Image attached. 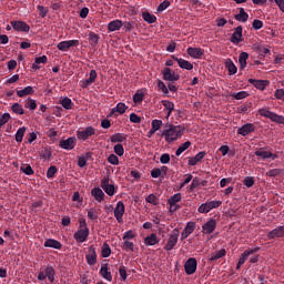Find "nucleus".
I'll list each match as a JSON object with an SVG mask.
<instances>
[{
	"instance_id": "4d7b16f0",
	"label": "nucleus",
	"mask_w": 284,
	"mask_h": 284,
	"mask_svg": "<svg viewBox=\"0 0 284 284\" xmlns=\"http://www.w3.org/2000/svg\"><path fill=\"white\" fill-rule=\"evenodd\" d=\"M59 172V169H57L55 165H51L47 171V179H54V174Z\"/></svg>"
},
{
	"instance_id": "412c9836",
	"label": "nucleus",
	"mask_w": 284,
	"mask_h": 284,
	"mask_svg": "<svg viewBox=\"0 0 284 284\" xmlns=\"http://www.w3.org/2000/svg\"><path fill=\"white\" fill-rule=\"evenodd\" d=\"M194 230H196V223L194 222L186 223V226L181 233V241H185V239H187V236H190V234H192Z\"/></svg>"
},
{
	"instance_id": "1a4fd4ad",
	"label": "nucleus",
	"mask_w": 284,
	"mask_h": 284,
	"mask_svg": "<svg viewBox=\"0 0 284 284\" xmlns=\"http://www.w3.org/2000/svg\"><path fill=\"white\" fill-rule=\"evenodd\" d=\"M90 236V229H79L74 234L73 239L77 243H85Z\"/></svg>"
},
{
	"instance_id": "72a5a7b5",
	"label": "nucleus",
	"mask_w": 284,
	"mask_h": 284,
	"mask_svg": "<svg viewBox=\"0 0 284 284\" xmlns=\"http://www.w3.org/2000/svg\"><path fill=\"white\" fill-rule=\"evenodd\" d=\"M160 241L161 240H159V236H156V233H152L151 235L144 239V244L149 246L159 245Z\"/></svg>"
},
{
	"instance_id": "c9c22d12",
	"label": "nucleus",
	"mask_w": 284,
	"mask_h": 284,
	"mask_svg": "<svg viewBox=\"0 0 284 284\" xmlns=\"http://www.w3.org/2000/svg\"><path fill=\"white\" fill-rule=\"evenodd\" d=\"M125 110H128V105L123 102H119L116 106L111 110L110 116H112V114H116V112L118 114H125Z\"/></svg>"
},
{
	"instance_id": "c85d7f7f",
	"label": "nucleus",
	"mask_w": 284,
	"mask_h": 284,
	"mask_svg": "<svg viewBox=\"0 0 284 284\" xmlns=\"http://www.w3.org/2000/svg\"><path fill=\"white\" fill-rule=\"evenodd\" d=\"M101 39V37L95 33V32H89L88 34V41H89V44L91 45V48H97V45H99V40Z\"/></svg>"
},
{
	"instance_id": "58836bf2",
	"label": "nucleus",
	"mask_w": 284,
	"mask_h": 284,
	"mask_svg": "<svg viewBox=\"0 0 284 284\" xmlns=\"http://www.w3.org/2000/svg\"><path fill=\"white\" fill-rule=\"evenodd\" d=\"M44 275L50 281V283H54V276L57 275V271H54V267L48 265L44 270Z\"/></svg>"
},
{
	"instance_id": "9b49d317",
	"label": "nucleus",
	"mask_w": 284,
	"mask_h": 284,
	"mask_svg": "<svg viewBox=\"0 0 284 284\" xmlns=\"http://www.w3.org/2000/svg\"><path fill=\"white\" fill-rule=\"evenodd\" d=\"M162 75H163V80L164 81H179V79H181V75L176 74V72H174L172 69L170 68H164L162 70Z\"/></svg>"
},
{
	"instance_id": "a18cd8bd",
	"label": "nucleus",
	"mask_w": 284,
	"mask_h": 284,
	"mask_svg": "<svg viewBox=\"0 0 284 284\" xmlns=\"http://www.w3.org/2000/svg\"><path fill=\"white\" fill-rule=\"evenodd\" d=\"M142 18L146 21V23H156V16L150 12H143Z\"/></svg>"
},
{
	"instance_id": "a878e982",
	"label": "nucleus",
	"mask_w": 284,
	"mask_h": 284,
	"mask_svg": "<svg viewBox=\"0 0 284 284\" xmlns=\"http://www.w3.org/2000/svg\"><path fill=\"white\" fill-rule=\"evenodd\" d=\"M94 81H97V70H91L89 73V78L85 80H82L81 88H88V87L92 85V83H94Z\"/></svg>"
},
{
	"instance_id": "603ef678",
	"label": "nucleus",
	"mask_w": 284,
	"mask_h": 284,
	"mask_svg": "<svg viewBox=\"0 0 284 284\" xmlns=\"http://www.w3.org/2000/svg\"><path fill=\"white\" fill-rule=\"evenodd\" d=\"M11 110L14 114H24L26 112L23 111V106L19 103H13V105L11 106Z\"/></svg>"
},
{
	"instance_id": "8fccbe9b",
	"label": "nucleus",
	"mask_w": 284,
	"mask_h": 284,
	"mask_svg": "<svg viewBox=\"0 0 284 284\" xmlns=\"http://www.w3.org/2000/svg\"><path fill=\"white\" fill-rule=\"evenodd\" d=\"M231 97L233 99H236V101H241L243 99H247V97H250V93H247L246 91H240L237 93H232Z\"/></svg>"
},
{
	"instance_id": "f257e3e1",
	"label": "nucleus",
	"mask_w": 284,
	"mask_h": 284,
	"mask_svg": "<svg viewBox=\"0 0 284 284\" xmlns=\"http://www.w3.org/2000/svg\"><path fill=\"white\" fill-rule=\"evenodd\" d=\"M185 132V126L174 125V124H165V129L162 131V136H164L166 143H174V141H179L181 136Z\"/></svg>"
},
{
	"instance_id": "393cba45",
	"label": "nucleus",
	"mask_w": 284,
	"mask_h": 284,
	"mask_svg": "<svg viewBox=\"0 0 284 284\" xmlns=\"http://www.w3.org/2000/svg\"><path fill=\"white\" fill-rule=\"evenodd\" d=\"M255 156H260L261 159H263V161H265V159H272V161L278 159V155L270 151H263V150L255 151Z\"/></svg>"
},
{
	"instance_id": "6e6d98bb",
	"label": "nucleus",
	"mask_w": 284,
	"mask_h": 284,
	"mask_svg": "<svg viewBox=\"0 0 284 284\" xmlns=\"http://www.w3.org/2000/svg\"><path fill=\"white\" fill-rule=\"evenodd\" d=\"M151 128L155 130V132H159L161 128H163V121L162 120H152Z\"/></svg>"
},
{
	"instance_id": "3c124183",
	"label": "nucleus",
	"mask_w": 284,
	"mask_h": 284,
	"mask_svg": "<svg viewBox=\"0 0 284 284\" xmlns=\"http://www.w3.org/2000/svg\"><path fill=\"white\" fill-rule=\"evenodd\" d=\"M112 254V248L108 243H104L102 246V257L108 258Z\"/></svg>"
},
{
	"instance_id": "49530a36",
	"label": "nucleus",
	"mask_w": 284,
	"mask_h": 284,
	"mask_svg": "<svg viewBox=\"0 0 284 284\" xmlns=\"http://www.w3.org/2000/svg\"><path fill=\"white\" fill-rule=\"evenodd\" d=\"M88 219L90 221H99V210L92 207L88 211Z\"/></svg>"
},
{
	"instance_id": "cd10ccee",
	"label": "nucleus",
	"mask_w": 284,
	"mask_h": 284,
	"mask_svg": "<svg viewBox=\"0 0 284 284\" xmlns=\"http://www.w3.org/2000/svg\"><path fill=\"white\" fill-rule=\"evenodd\" d=\"M161 103L164 110H166V119H170V116H172V112H174V102L170 100H162Z\"/></svg>"
},
{
	"instance_id": "dca6fc26",
	"label": "nucleus",
	"mask_w": 284,
	"mask_h": 284,
	"mask_svg": "<svg viewBox=\"0 0 284 284\" xmlns=\"http://www.w3.org/2000/svg\"><path fill=\"white\" fill-rule=\"evenodd\" d=\"M268 241L274 239H284V225L277 226L267 233Z\"/></svg>"
},
{
	"instance_id": "680f3d73",
	"label": "nucleus",
	"mask_w": 284,
	"mask_h": 284,
	"mask_svg": "<svg viewBox=\"0 0 284 284\" xmlns=\"http://www.w3.org/2000/svg\"><path fill=\"white\" fill-rule=\"evenodd\" d=\"M146 203H150L151 205H159V197H156V195L154 194H150L146 199H145Z\"/></svg>"
},
{
	"instance_id": "5701e85b",
	"label": "nucleus",
	"mask_w": 284,
	"mask_h": 284,
	"mask_svg": "<svg viewBox=\"0 0 284 284\" xmlns=\"http://www.w3.org/2000/svg\"><path fill=\"white\" fill-rule=\"evenodd\" d=\"M248 83H251V85H254L256 90H261V91L265 90V88L270 85V81L267 80L248 79Z\"/></svg>"
},
{
	"instance_id": "7c9ffc66",
	"label": "nucleus",
	"mask_w": 284,
	"mask_h": 284,
	"mask_svg": "<svg viewBox=\"0 0 284 284\" xmlns=\"http://www.w3.org/2000/svg\"><path fill=\"white\" fill-rule=\"evenodd\" d=\"M123 27V21L121 20H112L108 24L109 32H116V30H121Z\"/></svg>"
},
{
	"instance_id": "79ce46f5",
	"label": "nucleus",
	"mask_w": 284,
	"mask_h": 284,
	"mask_svg": "<svg viewBox=\"0 0 284 284\" xmlns=\"http://www.w3.org/2000/svg\"><path fill=\"white\" fill-rule=\"evenodd\" d=\"M190 145H192V142H190V141H186L183 144H181L178 148V150L175 151V155L181 156L185 152V150H187L190 148Z\"/></svg>"
},
{
	"instance_id": "5fc2aeb1",
	"label": "nucleus",
	"mask_w": 284,
	"mask_h": 284,
	"mask_svg": "<svg viewBox=\"0 0 284 284\" xmlns=\"http://www.w3.org/2000/svg\"><path fill=\"white\" fill-rule=\"evenodd\" d=\"M113 152L118 156H123V154H125V149L123 148V144H115L113 148Z\"/></svg>"
},
{
	"instance_id": "ea45409f",
	"label": "nucleus",
	"mask_w": 284,
	"mask_h": 284,
	"mask_svg": "<svg viewBox=\"0 0 284 284\" xmlns=\"http://www.w3.org/2000/svg\"><path fill=\"white\" fill-rule=\"evenodd\" d=\"M59 103L64 108V110H72V108H74V102H72V99L68 97L61 99Z\"/></svg>"
},
{
	"instance_id": "b1692460",
	"label": "nucleus",
	"mask_w": 284,
	"mask_h": 284,
	"mask_svg": "<svg viewBox=\"0 0 284 284\" xmlns=\"http://www.w3.org/2000/svg\"><path fill=\"white\" fill-rule=\"evenodd\" d=\"M261 250V247H255V248H252V250H246L242 253L240 260H239V263L240 265H244L245 264V261H247V258L250 256H252V254H256V252H258Z\"/></svg>"
},
{
	"instance_id": "e433bc0d",
	"label": "nucleus",
	"mask_w": 284,
	"mask_h": 284,
	"mask_svg": "<svg viewBox=\"0 0 284 284\" xmlns=\"http://www.w3.org/2000/svg\"><path fill=\"white\" fill-rule=\"evenodd\" d=\"M100 275L102 276V278H104L109 283H112V273L108 271V264H104L103 266H101Z\"/></svg>"
},
{
	"instance_id": "473e14b6",
	"label": "nucleus",
	"mask_w": 284,
	"mask_h": 284,
	"mask_svg": "<svg viewBox=\"0 0 284 284\" xmlns=\"http://www.w3.org/2000/svg\"><path fill=\"white\" fill-rule=\"evenodd\" d=\"M111 143H124V141H128V135L123 133H114L113 135L110 136Z\"/></svg>"
},
{
	"instance_id": "f03ea898",
	"label": "nucleus",
	"mask_w": 284,
	"mask_h": 284,
	"mask_svg": "<svg viewBox=\"0 0 284 284\" xmlns=\"http://www.w3.org/2000/svg\"><path fill=\"white\" fill-rule=\"evenodd\" d=\"M258 114H260V116L270 119L271 121H273V123H280V124L284 125V116L283 115H278L267 109H260Z\"/></svg>"
},
{
	"instance_id": "de8ad7c7",
	"label": "nucleus",
	"mask_w": 284,
	"mask_h": 284,
	"mask_svg": "<svg viewBox=\"0 0 284 284\" xmlns=\"http://www.w3.org/2000/svg\"><path fill=\"white\" fill-rule=\"evenodd\" d=\"M23 136H26V126L18 129L16 133L17 143H21L23 141Z\"/></svg>"
},
{
	"instance_id": "423d86ee",
	"label": "nucleus",
	"mask_w": 284,
	"mask_h": 284,
	"mask_svg": "<svg viewBox=\"0 0 284 284\" xmlns=\"http://www.w3.org/2000/svg\"><path fill=\"white\" fill-rule=\"evenodd\" d=\"M101 187L108 194V196H114L116 194V189L114 187V184H110V178L104 176L101 180Z\"/></svg>"
},
{
	"instance_id": "6e6552de",
	"label": "nucleus",
	"mask_w": 284,
	"mask_h": 284,
	"mask_svg": "<svg viewBox=\"0 0 284 284\" xmlns=\"http://www.w3.org/2000/svg\"><path fill=\"white\" fill-rule=\"evenodd\" d=\"M79 47V40H67V41H61L60 43L57 44L58 50L60 52H68L70 48H77Z\"/></svg>"
},
{
	"instance_id": "f8f14e48",
	"label": "nucleus",
	"mask_w": 284,
	"mask_h": 284,
	"mask_svg": "<svg viewBox=\"0 0 284 284\" xmlns=\"http://www.w3.org/2000/svg\"><path fill=\"white\" fill-rule=\"evenodd\" d=\"M16 32H30V26L21 20H13L10 22Z\"/></svg>"
},
{
	"instance_id": "f704fd0d",
	"label": "nucleus",
	"mask_w": 284,
	"mask_h": 284,
	"mask_svg": "<svg viewBox=\"0 0 284 284\" xmlns=\"http://www.w3.org/2000/svg\"><path fill=\"white\" fill-rule=\"evenodd\" d=\"M205 151L199 152L195 156L190 158L189 165L194 166L196 163H201L202 159H205Z\"/></svg>"
},
{
	"instance_id": "bf43d9fd",
	"label": "nucleus",
	"mask_w": 284,
	"mask_h": 284,
	"mask_svg": "<svg viewBox=\"0 0 284 284\" xmlns=\"http://www.w3.org/2000/svg\"><path fill=\"white\" fill-rule=\"evenodd\" d=\"M20 170L21 172H23V174H27V176H32V174H34V170L30 164H28L27 166H21Z\"/></svg>"
},
{
	"instance_id": "2f4dec72",
	"label": "nucleus",
	"mask_w": 284,
	"mask_h": 284,
	"mask_svg": "<svg viewBox=\"0 0 284 284\" xmlns=\"http://www.w3.org/2000/svg\"><path fill=\"white\" fill-rule=\"evenodd\" d=\"M44 247H51L52 250H61V247H63V245L61 244V242H59L54 239H48L44 242Z\"/></svg>"
},
{
	"instance_id": "13d9d810",
	"label": "nucleus",
	"mask_w": 284,
	"mask_h": 284,
	"mask_svg": "<svg viewBox=\"0 0 284 284\" xmlns=\"http://www.w3.org/2000/svg\"><path fill=\"white\" fill-rule=\"evenodd\" d=\"M280 174H283V169H272L266 172V176L270 178L280 176Z\"/></svg>"
},
{
	"instance_id": "09e8293b",
	"label": "nucleus",
	"mask_w": 284,
	"mask_h": 284,
	"mask_svg": "<svg viewBox=\"0 0 284 284\" xmlns=\"http://www.w3.org/2000/svg\"><path fill=\"white\" fill-rule=\"evenodd\" d=\"M181 199H182L181 193H175L173 196H171V197L168 200V204H169V205H175V204H178V203H181Z\"/></svg>"
},
{
	"instance_id": "0e129e2a",
	"label": "nucleus",
	"mask_w": 284,
	"mask_h": 284,
	"mask_svg": "<svg viewBox=\"0 0 284 284\" xmlns=\"http://www.w3.org/2000/svg\"><path fill=\"white\" fill-rule=\"evenodd\" d=\"M108 163H111V165H119V156L114 153L110 154L108 156Z\"/></svg>"
},
{
	"instance_id": "4be33fe9",
	"label": "nucleus",
	"mask_w": 284,
	"mask_h": 284,
	"mask_svg": "<svg viewBox=\"0 0 284 284\" xmlns=\"http://www.w3.org/2000/svg\"><path fill=\"white\" fill-rule=\"evenodd\" d=\"M91 196L98 202V203H103L105 201V193L101 187H94L91 190Z\"/></svg>"
},
{
	"instance_id": "ddd939ff",
	"label": "nucleus",
	"mask_w": 284,
	"mask_h": 284,
	"mask_svg": "<svg viewBox=\"0 0 284 284\" xmlns=\"http://www.w3.org/2000/svg\"><path fill=\"white\" fill-rule=\"evenodd\" d=\"M59 148H61L62 150H74V148H77V138L71 136L67 140H61L59 142Z\"/></svg>"
},
{
	"instance_id": "e2e57ef3",
	"label": "nucleus",
	"mask_w": 284,
	"mask_h": 284,
	"mask_svg": "<svg viewBox=\"0 0 284 284\" xmlns=\"http://www.w3.org/2000/svg\"><path fill=\"white\" fill-rule=\"evenodd\" d=\"M158 88H159V90H161V92H163V94H170V90L165 85L164 81L159 80L158 81Z\"/></svg>"
},
{
	"instance_id": "a211bd4d",
	"label": "nucleus",
	"mask_w": 284,
	"mask_h": 284,
	"mask_svg": "<svg viewBox=\"0 0 284 284\" xmlns=\"http://www.w3.org/2000/svg\"><path fill=\"white\" fill-rule=\"evenodd\" d=\"M214 230H216V220L210 219L206 223L202 225L203 234H213Z\"/></svg>"
},
{
	"instance_id": "69168bd1",
	"label": "nucleus",
	"mask_w": 284,
	"mask_h": 284,
	"mask_svg": "<svg viewBox=\"0 0 284 284\" xmlns=\"http://www.w3.org/2000/svg\"><path fill=\"white\" fill-rule=\"evenodd\" d=\"M24 108H27L28 110H37V101L29 98L28 102L24 104Z\"/></svg>"
},
{
	"instance_id": "0eeeda50",
	"label": "nucleus",
	"mask_w": 284,
	"mask_h": 284,
	"mask_svg": "<svg viewBox=\"0 0 284 284\" xmlns=\"http://www.w3.org/2000/svg\"><path fill=\"white\" fill-rule=\"evenodd\" d=\"M196 267H199V262L194 257H190L184 264L185 273L189 276H192L196 272Z\"/></svg>"
},
{
	"instance_id": "c03bdc74",
	"label": "nucleus",
	"mask_w": 284,
	"mask_h": 284,
	"mask_svg": "<svg viewBox=\"0 0 284 284\" xmlns=\"http://www.w3.org/2000/svg\"><path fill=\"white\" fill-rule=\"evenodd\" d=\"M41 159H44V161H50L52 159V151L49 148H44L40 152Z\"/></svg>"
},
{
	"instance_id": "bb28decb",
	"label": "nucleus",
	"mask_w": 284,
	"mask_h": 284,
	"mask_svg": "<svg viewBox=\"0 0 284 284\" xmlns=\"http://www.w3.org/2000/svg\"><path fill=\"white\" fill-rule=\"evenodd\" d=\"M235 21H239L240 23H247V19H250V14L245 12L244 8L239 9V14L234 16Z\"/></svg>"
},
{
	"instance_id": "774afa93",
	"label": "nucleus",
	"mask_w": 284,
	"mask_h": 284,
	"mask_svg": "<svg viewBox=\"0 0 284 284\" xmlns=\"http://www.w3.org/2000/svg\"><path fill=\"white\" fill-rule=\"evenodd\" d=\"M144 97H145V94L140 93V92H136V93L133 95V102H134V103H142Z\"/></svg>"
},
{
	"instance_id": "37998d69",
	"label": "nucleus",
	"mask_w": 284,
	"mask_h": 284,
	"mask_svg": "<svg viewBox=\"0 0 284 284\" xmlns=\"http://www.w3.org/2000/svg\"><path fill=\"white\" fill-rule=\"evenodd\" d=\"M225 254H226L225 248H221L220 251H216L211 255L210 261L211 262L219 261V258H223Z\"/></svg>"
},
{
	"instance_id": "7ed1b4c3",
	"label": "nucleus",
	"mask_w": 284,
	"mask_h": 284,
	"mask_svg": "<svg viewBox=\"0 0 284 284\" xmlns=\"http://www.w3.org/2000/svg\"><path fill=\"white\" fill-rule=\"evenodd\" d=\"M221 205H223L222 201H209L201 204L197 209V212L200 214H207L209 212H212V210H216V207H221Z\"/></svg>"
},
{
	"instance_id": "a19ab883",
	"label": "nucleus",
	"mask_w": 284,
	"mask_h": 284,
	"mask_svg": "<svg viewBox=\"0 0 284 284\" xmlns=\"http://www.w3.org/2000/svg\"><path fill=\"white\" fill-rule=\"evenodd\" d=\"M34 93V88L32 87H26L22 90L17 91V95L20 97V99H23V97H29L30 94Z\"/></svg>"
},
{
	"instance_id": "6ab92c4d",
	"label": "nucleus",
	"mask_w": 284,
	"mask_h": 284,
	"mask_svg": "<svg viewBox=\"0 0 284 284\" xmlns=\"http://www.w3.org/2000/svg\"><path fill=\"white\" fill-rule=\"evenodd\" d=\"M256 130V126L252 123H246L237 129V134H241V136H247L252 134Z\"/></svg>"
},
{
	"instance_id": "052dcab7",
	"label": "nucleus",
	"mask_w": 284,
	"mask_h": 284,
	"mask_svg": "<svg viewBox=\"0 0 284 284\" xmlns=\"http://www.w3.org/2000/svg\"><path fill=\"white\" fill-rule=\"evenodd\" d=\"M119 274H120L121 281L125 283L128 281V271L125 270V266H120Z\"/></svg>"
},
{
	"instance_id": "c756f323",
	"label": "nucleus",
	"mask_w": 284,
	"mask_h": 284,
	"mask_svg": "<svg viewBox=\"0 0 284 284\" xmlns=\"http://www.w3.org/2000/svg\"><path fill=\"white\" fill-rule=\"evenodd\" d=\"M225 68L230 74V77L236 74L239 72V68H236V64H234V61L232 59H226L225 61Z\"/></svg>"
},
{
	"instance_id": "39448f33",
	"label": "nucleus",
	"mask_w": 284,
	"mask_h": 284,
	"mask_svg": "<svg viewBox=\"0 0 284 284\" xmlns=\"http://www.w3.org/2000/svg\"><path fill=\"white\" fill-rule=\"evenodd\" d=\"M178 243H179V229H174L169 236V240L166 245L164 246V250H166V252H172V250L176 247Z\"/></svg>"
},
{
	"instance_id": "4c0bfd02",
	"label": "nucleus",
	"mask_w": 284,
	"mask_h": 284,
	"mask_svg": "<svg viewBox=\"0 0 284 284\" xmlns=\"http://www.w3.org/2000/svg\"><path fill=\"white\" fill-rule=\"evenodd\" d=\"M247 59H250V54L247 52H242L239 55V64H240V70H244L247 68Z\"/></svg>"
},
{
	"instance_id": "338daca9",
	"label": "nucleus",
	"mask_w": 284,
	"mask_h": 284,
	"mask_svg": "<svg viewBox=\"0 0 284 284\" xmlns=\"http://www.w3.org/2000/svg\"><path fill=\"white\" fill-rule=\"evenodd\" d=\"M243 183L246 187H253L254 186V178L246 176V178H244Z\"/></svg>"
},
{
	"instance_id": "f3484780",
	"label": "nucleus",
	"mask_w": 284,
	"mask_h": 284,
	"mask_svg": "<svg viewBox=\"0 0 284 284\" xmlns=\"http://www.w3.org/2000/svg\"><path fill=\"white\" fill-rule=\"evenodd\" d=\"M85 258L88 265H97V248L94 247V245L89 246Z\"/></svg>"
},
{
	"instance_id": "4468645a",
	"label": "nucleus",
	"mask_w": 284,
	"mask_h": 284,
	"mask_svg": "<svg viewBox=\"0 0 284 284\" xmlns=\"http://www.w3.org/2000/svg\"><path fill=\"white\" fill-rule=\"evenodd\" d=\"M171 59H173V61H176L178 65L182 70H194V64H192V62H190L183 58H178L176 55H171Z\"/></svg>"
},
{
	"instance_id": "2eb2a0df",
	"label": "nucleus",
	"mask_w": 284,
	"mask_h": 284,
	"mask_svg": "<svg viewBox=\"0 0 284 284\" xmlns=\"http://www.w3.org/2000/svg\"><path fill=\"white\" fill-rule=\"evenodd\" d=\"M241 42H243V27L239 26L234 29V32L231 37V43L239 45Z\"/></svg>"
},
{
	"instance_id": "aec40b11",
	"label": "nucleus",
	"mask_w": 284,
	"mask_h": 284,
	"mask_svg": "<svg viewBox=\"0 0 284 284\" xmlns=\"http://www.w3.org/2000/svg\"><path fill=\"white\" fill-rule=\"evenodd\" d=\"M186 53L192 59H201V57H203L205 54V50H203L201 48L190 47L186 49Z\"/></svg>"
},
{
	"instance_id": "9d476101",
	"label": "nucleus",
	"mask_w": 284,
	"mask_h": 284,
	"mask_svg": "<svg viewBox=\"0 0 284 284\" xmlns=\"http://www.w3.org/2000/svg\"><path fill=\"white\" fill-rule=\"evenodd\" d=\"M113 214L118 223H123V214H125V204L123 203V201H119L116 203Z\"/></svg>"
},
{
	"instance_id": "20e7f679",
	"label": "nucleus",
	"mask_w": 284,
	"mask_h": 284,
	"mask_svg": "<svg viewBox=\"0 0 284 284\" xmlns=\"http://www.w3.org/2000/svg\"><path fill=\"white\" fill-rule=\"evenodd\" d=\"M97 134V129L93 126H87L85 129H80L77 131V138L79 141H88L90 136H94Z\"/></svg>"
},
{
	"instance_id": "864d4df0",
	"label": "nucleus",
	"mask_w": 284,
	"mask_h": 284,
	"mask_svg": "<svg viewBox=\"0 0 284 284\" xmlns=\"http://www.w3.org/2000/svg\"><path fill=\"white\" fill-rule=\"evenodd\" d=\"M122 250H124L125 252H134V244L125 240L122 244Z\"/></svg>"
}]
</instances>
